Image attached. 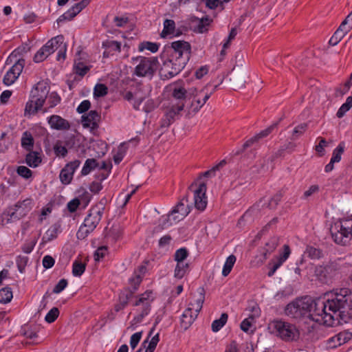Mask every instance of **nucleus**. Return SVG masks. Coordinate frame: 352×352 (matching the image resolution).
I'll return each mask as SVG.
<instances>
[{"label":"nucleus","mask_w":352,"mask_h":352,"mask_svg":"<svg viewBox=\"0 0 352 352\" xmlns=\"http://www.w3.org/2000/svg\"><path fill=\"white\" fill-rule=\"evenodd\" d=\"M191 46L188 42L177 41L166 47L163 54L168 58L164 61L160 75L162 79H170L177 76L185 67L190 59Z\"/></svg>","instance_id":"obj_1"},{"label":"nucleus","mask_w":352,"mask_h":352,"mask_svg":"<svg viewBox=\"0 0 352 352\" xmlns=\"http://www.w3.org/2000/svg\"><path fill=\"white\" fill-rule=\"evenodd\" d=\"M328 311L336 320L348 322L352 319V292L348 288L336 289L327 295Z\"/></svg>","instance_id":"obj_2"},{"label":"nucleus","mask_w":352,"mask_h":352,"mask_svg":"<svg viewBox=\"0 0 352 352\" xmlns=\"http://www.w3.org/2000/svg\"><path fill=\"white\" fill-rule=\"evenodd\" d=\"M314 299L310 296H303L292 301L285 308V314L298 320H309L311 316V312L313 308Z\"/></svg>","instance_id":"obj_3"},{"label":"nucleus","mask_w":352,"mask_h":352,"mask_svg":"<svg viewBox=\"0 0 352 352\" xmlns=\"http://www.w3.org/2000/svg\"><path fill=\"white\" fill-rule=\"evenodd\" d=\"M104 208V203L102 200L91 208L83 224L80 226L76 233L78 239L82 240L85 239L95 230L102 219Z\"/></svg>","instance_id":"obj_4"},{"label":"nucleus","mask_w":352,"mask_h":352,"mask_svg":"<svg viewBox=\"0 0 352 352\" xmlns=\"http://www.w3.org/2000/svg\"><path fill=\"white\" fill-rule=\"evenodd\" d=\"M50 88L45 82H38L31 90L25 107V116L34 115L41 110L47 98Z\"/></svg>","instance_id":"obj_5"},{"label":"nucleus","mask_w":352,"mask_h":352,"mask_svg":"<svg viewBox=\"0 0 352 352\" xmlns=\"http://www.w3.org/2000/svg\"><path fill=\"white\" fill-rule=\"evenodd\" d=\"M313 308L309 316V320L314 321L319 324H324L327 326L334 324V316L328 311L327 301L326 300H314Z\"/></svg>","instance_id":"obj_6"},{"label":"nucleus","mask_w":352,"mask_h":352,"mask_svg":"<svg viewBox=\"0 0 352 352\" xmlns=\"http://www.w3.org/2000/svg\"><path fill=\"white\" fill-rule=\"evenodd\" d=\"M270 328L272 329V333L285 342L296 340L299 338L300 333L296 326L283 320H274L270 323Z\"/></svg>","instance_id":"obj_7"},{"label":"nucleus","mask_w":352,"mask_h":352,"mask_svg":"<svg viewBox=\"0 0 352 352\" xmlns=\"http://www.w3.org/2000/svg\"><path fill=\"white\" fill-rule=\"evenodd\" d=\"M132 60L139 63L134 71V74L138 77L151 78L158 69L159 61L157 57L137 56Z\"/></svg>","instance_id":"obj_8"},{"label":"nucleus","mask_w":352,"mask_h":352,"mask_svg":"<svg viewBox=\"0 0 352 352\" xmlns=\"http://www.w3.org/2000/svg\"><path fill=\"white\" fill-rule=\"evenodd\" d=\"M333 241L340 245H346L352 239V220L336 222L330 229Z\"/></svg>","instance_id":"obj_9"},{"label":"nucleus","mask_w":352,"mask_h":352,"mask_svg":"<svg viewBox=\"0 0 352 352\" xmlns=\"http://www.w3.org/2000/svg\"><path fill=\"white\" fill-rule=\"evenodd\" d=\"M340 270L341 266L339 262L334 261L324 265L317 266L315 274L322 283H329L340 273Z\"/></svg>","instance_id":"obj_10"},{"label":"nucleus","mask_w":352,"mask_h":352,"mask_svg":"<svg viewBox=\"0 0 352 352\" xmlns=\"http://www.w3.org/2000/svg\"><path fill=\"white\" fill-rule=\"evenodd\" d=\"M188 189L194 193L195 206L199 210H204L207 206V199L206 197V184L201 182L199 184L193 182Z\"/></svg>","instance_id":"obj_11"},{"label":"nucleus","mask_w":352,"mask_h":352,"mask_svg":"<svg viewBox=\"0 0 352 352\" xmlns=\"http://www.w3.org/2000/svg\"><path fill=\"white\" fill-rule=\"evenodd\" d=\"M151 292H146L139 296V298L133 303V306H142V309L140 314L135 316L132 320L133 324H138L142 321L143 318L148 314L151 310V302L152 300L149 299Z\"/></svg>","instance_id":"obj_12"},{"label":"nucleus","mask_w":352,"mask_h":352,"mask_svg":"<svg viewBox=\"0 0 352 352\" xmlns=\"http://www.w3.org/2000/svg\"><path fill=\"white\" fill-rule=\"evenodd\" d=\"M25 65V60L19 58L5 74L3 82L7 85H11L18 78Z\"/></svg>","instance_id":"obj_13"},{"label":"nucleus","mask_w":352,"mask_h":352,"mask_svg":"<svg viewBox=\"0 0 352 352\" xmlns=\"http://www.w3.org/2000/svg\"><path fill=\"white\" fill-rule=\"evenodd\" d=\"M183 109L182 104H179L178 107L170 104L164 117L161 120L160 126L162 128L168 127L176 119L179 118V113Z\"/></svg>","instance_id":"obj_14"},{"label":"nucleus","mask_w":352,"mask_h":352,"mask_svg":"<svg viewBox=\"0 0 352 352\" xmlns=\"http://www.w3.org/2000/svg\"><path fill=\"white\" fill-rule=\"evenodd\" d=\"M100 113L96 110H91L81 117V123L85 128H89L91 131L97 129L100 121Z\"/></svg>","instance_id":"obj_15"},{"label":"nucleus","mask_w":352,"mask_h":352,"mask_svg":"<svg viewBox=\"0 0 352 352\" xmlns=\"http://www.w3.org/2000/svg\"><path fill=\"white\" fill-rule=\"evenodd\" d=\"M190 98V94H188L186 89L181 87H175L171 93L170 104L178 107L179 104H182L184 109L187 100Z\"/></svg>","instance_id":"obj_16"},{"label":"nucleus","mask_w":352,"mask_h":352,"mask_svg":"<svg viewBox=\"0 0 352 352\" xmlns=\"http://www.w3.org/2000/svg\"><path fill=\"white\" fill-rule=\"evenodd\" d=\"M199 313L191 307H188L183 313L181 318V327L187 330L197 318Z\"/></svg>","instance_id":"obj_17"},{"label":"nucleus","mask_w":352,"mask_h":352,"mask_svg":"<svg viewBox=\"0 0 352 352\" xmlns=\"http://www.w3.org/2000/svg\"><path fill=\"white\" fill-rule=\"evenodd\" d=\"M351 338L352 333L348 331L340 332L329 339V346L331 348H336L337 346H340L350 340Z\"/></svg>","instance_id":"obj_18"},{"label":"nucleus","mask_w":352,"mask_h":352,"mask_svg":"<svg viewBox=\"0 0 352 352\" xmlns=\"http://www.w3.org/2000/svg\"><path fill=\"white\" fill-rule=\"evenodd\" d=\"M48 123L51 128L56 130H67L70 128L69 122L57 115L50 116L48 120Z\"/></svg>","instance_id":"obj_19"},{"label":"nucleus","mask_w":352,"mask_h":352,"mask_svg":"<svg viewBox=\"0 0 352 352\" xmlns=\"http://www.w3.org/2000/svg\"><path fill=\"white\" fill-rule=\"evenodd\" d=\"M283 252L277 257V261L274 263L272 267L267 273L268 276H272L277 269L287 260L290 254V248L289 245H285L283 246Z\"/></svg>","instance_id":"obj_20"},{"label":"nucleus","mask_w":352,"mask_h":352,"mask_svg":"<svg viewBox=\"0 0 352 352\" xmlns=\"http://www.w3.org/2000/svg\"><path fill=\"white\" fill-rule=\"evenodd\" d=\"M189 212V207L185 206L184 203L179 202L172 210L171 215L178 213L179 215L174 217L173 219L175 221H179L182 220L184 217H186Z\"/></svg>","instance_id":"obj_21"},{"label":"nucleus","mask_w":352,"mask_h":352,"mask_svg":"<svg viewBox=\"0 0 352 352\" xmlns=\"http://www.w3.org/2000/svg\"><path fill=\"white\" fill-rule=\"evenodd\" d=\"M64 41V36L63 35H58L50 40H49L45 45L43 46V50H45V54L47 56L54 52L53 43L63 44Z\"/></svg>","instance_id":"obj_22"},{"label":"nucleus","mask_w":352,"mask_h":352,"mask_svg":"<svg viewBox=\"0 0 352 352\" xmlns=\"http://www.w3.org/2000/svg\"><path fill=\"white\" fill-rule=\"evenodd\" d=\"M198 296L196 299V302L195 304L190 303L189 306L192 307L196 312L199 313L201 310L203 304L205 300V289L203 287H200L197 289Z\"/></svg>","instance_id":"obj_23"},{"label":"nucleus","mask_w":352,"mask_h":352,"mask_svg":"<svg viewBox=\"0 0 352 352\" xmlns=\"http://www.w3.org/2000/svg\"><path fill=\"white\" fill-rule=\"evenodd\" d=\"M60 226L54 224L50 227L42 238L43 243H47L56 239L58 236Z\"/></svg>","instance_id":"obj_24"},{"label":"nucleus","mask_w":352,"mask_h":352,"mask_svg":"<svg viewBox=\"0 0 352 352\" xmlns=\"http://www.w3.org/2000/svg\"><path fill=\"white\" fill-rule=\"evenodd\" d=\"M34 146V138L29 131H25L21 138V146L26 151H31Z\"/></svg>","instance_id":"obj_25"},{"label":"nucleus","mask_w":352,"mask_h":352,"mask_svg":"<svg viewBox=\"0 0 352 352\" xmlns=\"http://www.w3.org/2000/svg\"><path fill=\"white\" fill-rule=\"evenodd\" d=\"M278 243V239L277 237L274 236L269 239L265 243V252H263V259L267 258L268 254H270L275 250Z\"/></svg>","instance_id":"obj_26"},{"label":"nucleus","mask_w":352,"mask_h":352,"mask_svg":"<svg viewBox=\"0 0 352 352\" xmlns=\"http://www.w3.org/2000/svg\"><path fill=\"white\" fill-rule=\"evenodd\" d=\"M25 162L29 166L35 168L41 162V159L37 152L30 151L25 157Z\"/></svg>","instance_id":"obj_27"},{"label":"nucleus","mask_w":352,"mask_h":352,"mask_svg":"<svg viewBox=\"0 0 352 352\" xmlns=\"http://www.w3.org/2000/svg\"><path fill=\"white\" fill-rule=\"evenodd\" d=\"M99 166V163L94 158L87 159L81 170L82 175H87L91 170Z\"/></svg>","instance_id":"obj_28"},{"label":"nucleus","mask_w":352,"mask_h":352,"mask_svg":"<svg viewBox=\"0 0 352 352\" xmlns=\"http://www.w3.org/2000/svg\"><path fill=\"white\" fill-rule=\"evenodd\" d=\"M188 263H184V262H177L174 276L179 279L182 278L188 272Z\"/></svg>","instance_id":"obj_29"},{"label":"nucleus","mask_w":352,"mask_h":352,"mask_svg":"<svg viewBox=\"0 0 352 352\" xmlns=\"http://www.w3.org/2000/svg\"><path fill=\"white\" fill-rule=\"evenodd\" d=\"M305 254L311 259H319L324 256L322 250L313 246H307L305 251Z\"/></svg>","instance_id":"obj_30"},{"label":"nucleus","mask_w":352,"mask_h":352,"mask_svg":"<svg viewBox=\"0 0 352 352\" xmlns=\"http://www.w3.org/2000/svg\"><path fill=\"white\" fill-rule=\"evenodd\" d=\"M208 85H206L204 88L199 91V94L194 96L192 100L190 102V108L192 109V111L194 113H197L203 106L204 103L200 98H197L198 96H200L202 93L205 92V90L207 89Z\"/></svg>","instance_id":"obj_31"},{"label":"nucleus","mask_w":352,"mask_h":352,"mask_svg":"<svg viewBox=\"0 0 352 352\" xmlns=\"http://www.w3.org/2000/svg\"><path fill=\"white\" fill-rule=\"evenodd\" d=\"M228 318V315L226 313H223L219 319L215 320L212 322L211 328L212 331H219L226 323Z\"/></svg>","instance_id":"obj_32"},{"label":"nucleus","mask_w":352,"mask_h":352,"mask_svg":"<svg viewBox=\"0 0 352 352\" xmlns=\"http://www.w3.org/2000/svg\"><path fill=\"white\" fill-rule=\"evenodd\" d=\"M175 29V23L172 19H166L164 22V29L161 33V36L164 38L168 34L174 33Z\"/></svg>","instance_id":"obj_33"},{"label":"nucleus","mask_w":352,"mask_h":352,"mask_svg":"<svg viewBox=\"0 0 352 352\" xmlns=\"http://www.w3.org/2000/svg\"><path fill=\"white\" fill-rule=\"evenodd\" d=\"M236 256L233 254L230 255L223 265L222 270V275L223 276H227L231 272L235 262H236Z\"/></svg>","instance_id":"obj_34"},{"label":"nucleus","mask_w":352,"mask_h":352,"mask_svg":"<svg viewBox=\"0 0 352 352\" xmlns=\"http://www.w3.org/2000/svg\"><path fill=\"white\" fill-rule=\"evenodd\" d=\"M159 341L160 335L157 333L152 337L147 346H146V344L147 343L148 340H144L142 346L146 348L145 352H154Z\"/></svg>","instance_id":"obj_35"},{"label":"nucleus","mask_w":352,"mask_h":352,"mask_svg":"<svg viewBox=\"0 0 352 352\" xmlns=\"http://www.w3.org/2000/svg\"><path fill=\"white\" fill-rule=\"evenodd\" d=\"M12 292L11 288L6 287L0 289V302L6 304L10 302L12 298Z\"/></svg>","instance_id":"obj_36"},{"label":"nucleus","mask_w":352,"mask_h":352,"mask_svg":"<svg viewBox=\"0 0 352 352\" xmlns=\"http://www.w3.org/2000/svg\"><path fill=\"white\" fill-rule=\"evenodd\" d=\"M102 47L110 52H120L121 43L116 41L107 40L102 42Z\"/></svg>","instance_id":"obj_37"},{"label":"nucleus","mask_w":352,"mask_h":352,"mask_svg":"<svg viewBox=\"0 0 352 352\" xmlns=\"http://www.w3.org/2000/svg\"><path fill=\"white\" fill-rule=\"evenodd\" d=\"M352 107V96H349L346 98V102L342 104L338 111H337L336 116L338 118H342L344 114Z\"/></svg>","instance_id":"obj_38"},{"label":"nucleus","mask_w":352,"mask_h":352,"mask_svg":"<svg viewBox=\"0 0 352 352\" xmlns=\"http://www.w3.org/2000/svg\"><path fill=\"white\" fill-rule=\"evenodd\" d=\"M308 128V124L307 123H301L296 126L292 135L291 139L293 140H297L299 137L302 135L305 131H307Z\"/></svg>","instance_id":"obj_39"},{"label":"nucleus","mask_w":352,"mask_h":352,"mask_svg":"<svg viewBox=\"0 0 352 352\" xmlns=\"http://www.w3.org/2000/svg\"><path fill=\"white\" fill-rule=\"evenodd\" d=\"M32 199H24L22 201H18L14 207L16 208V210H22V212H23V214L26 212L30 211L32 209Z\"/></svg>","instance_id":"obj_40"},{"label":"nucleus","mask_w":352,"mask_h":352,"mask_svg":"<svg viewBox=\"0 0 352 352\" xmlns=\"http://www.w3.org/2000/svg\"><path fill=\"white\" fill-rule=\"evenodd\" d=\"M344 144L343 142H341L338 144V146L334 149V151L333 152V155L331 158L332 163L339 162L340 161L341 156H342V153H344Z\"/></svg>","instance_id":"obj_41"},{"label":"nucleus","mask_w":352,"mask_h":352,"mask_svg":"<svg viewBox=\"0 0 352 352\" xmlns=\"http://www.w3.org/2000/svg\"><path fill=\"white\" fill-rule=\"evenodd\" d=\"M145 49L149 50L150 52H151L153 53H155V52H157V50L159 49V45L157 44L156 43H152V42H149V41H144V42L140 43V45L138 46L139 51L142 52Z\"/></svg>","instance_id":"obj_42"},{"label":"nucleus","mask_w":352,"mask_h":352,"mask_svg":"<svg viewBox=\"0 0 352 352\" xmlns=\"http://www.w3.org/2000/svg\"><path fill=\"white\" fill-rule=\"evenodd\" d=\"M86 265L80 261H75L72 266V274L74 276H80L85 272Z\"/></svg>","instance_id":"obj_43"},{"label":"nucleus","mask_w":352,"mask_h":352,"mask_svg":"<svg viewBox=\"0 0 352 352\" xmlns=\"http://www.w3.org/2000/svg\"><path fill=\"white\" fill-rule=\"evenodd\" d=\"M283 196V192L280 191L276 193L268 201L267 207L270 210L275 209L278 206V203L280 201Z\"/></svg>","instance_id":"obj_44"},{"label":"nucleus","mask_w":352,"mask_h":352,"mask_svg":"<svg viewBox=\"0 0 352 352\" xmlns=\"http://www.w3.org/2000/svg\"><path fill=\"white\" fill-rule=\"evenodd\" d=\"M74 69L76 74L83 77L89 71L90 67L85 65L82 62H78L75 63Z\"/></svg>","instance_id":"obj_45"},{"label":"nucleus","mask_w":352,"mask_h":352,"mask_svg":"<svg viewBox=\"0 0 352 352\" xmlns=\"http://www.w3.org/2000/svg\"><path fill=\"white\" fill-rule=\"evenodd\" d=\"M108 93V88L104 84H97L94 90V95L96 98L103 97L106 96Z\"/></svg>","instance_id":"obj_46"},{"label":"nucleus","mask_w":352,"mask_h":352,"mask_svg":"<svg viewBox=\"0 0 352 352\" xmlns=\"http://www.w3.org/2000/svg\"><path fill=\"white\" fill-rule=\"evenodd\" d=\"M281 120V118L276 122L272 124V125H270L269 127H267V129L261 131L259 133L256 134L255 136L257 139V140L258 141L260 139L263 138H265V137H267V135H269L272 132V131L277 127L279 122Z\"/></svg>","instance_id":"obj_47"},{"label":"nucleus","mask_w":352,"mask_h":352,"mask_svg":"<svg viewBox=\"0 0 352 352\" xmlns=\"http://www.w3.org/2000/svg\"><path fill=\"white\" fill-rule=\"evenodd\" d=\"M188 251L186 248H182L176 250L174 258L177 262H184V261L188 257Z\"/></svg>","instance_id":"obj_48"},{"label":"nucleus","mask_w":352,"mask_h":352,"mask_svg":"<svg viewBox=\"0 0 352 352\" xmlns=\"http://www.w3.org/2000/svg\"><path fill=\"white\" fill-rule=\"evenodd\" d=\"M80 161L78 160H75L72 162H70L67 163L65 167L63 168L64 170H67L66 171L71 174V175L73 177L74 173L75 170L79 167L80 164Z\"/></svg>","instance_id":"obj_49"},{"label":"nucleus","mask_w":352,"mask_h":352,"mask_svg":"<svg viewBox=\"0 0 352 352\" xmlns=\"http://www.w3.org/2000/svg\"><path fill=\"white\" fill-rule=\"evenodd\" d=\"M36 243L37 239L36 238L26 241L21 247L23 252L26 254H30L33 250Z\"/></svg>","instance_id":"obj_50"},{"label":"nucleus","mask_w":352,"mask_h":352,"mask_svg":"<svg viewBox=\"0 0 352 352\" xmlns=\"http://www.w3.org/2000/svg\"><path fill=\"white\" fill-rule=\"evenodd\" d=\"M59 310L57 307H53L45 316V320L48 323L54 322L58 317Z\"/></svg>","instance_id":"obj_51"},{"label":"nucleus","mask_w":352,"mask_h":352,"mask_svg":"<svg viewBox=\"0 0 352 352\" xmlns=\"http://www.w3.org/2000/svg\"><path fill=\"white\" fill-rule=\"evenodd\" d=\"M28 260H29L28 257L25 256L19 255L17 256L16 263L18 270L21 273H23L24 272L25 268L28 262Z\"/></svg>","instance_id":"obj_52"},{"label":"nucleus","mask_w":352,"mask_h":352,"mask_svg":"<svg viewBox=\"0 0 352 352\" xmlns=\"http://www.w3.org/2000/svg\"><path fill=\"white\" fill-rule=\"evenodd\" d=\"M320 190V187L318 185L314 184L311 185L308 190H305L301 197L302 199L307 200L309 197L312 195L318 193Z\"/></svg>","instance_id":"obj_53"},{"label":"nucleus","mask_w":352,"mask_h":352,"mask_svg":"<svg viewBox=\"0 0 352 352\" xmlns=\"http://www.w3.org/2000/svg\"><path fill=\"white\" fill-rule=\"evenodd\" d=\"M60 97L56 92H52L50 94L47 102L50 104L49 108H53L60 102Z\"/></svg>","instance_id":"obj_54"},{"label":"nucleus","mask_w":352,"mask_h":352,"mask_svg":"<svg viewBox=\"0 0 352 352\" xmlns=\"http://www.w3.org/2000/svg\"><path fill=\"white\" fill-rule=\"evenodd\" d=\"M16 172L19 175H20L21 177H22L25 179H29L32 175V170L30 168H28V167L24 166H19L16 169Z\"/></svg>","instance_id":"obj_55"},{"label":"nucleus","mask_w":352,"mask_h":352,"mask_svg":"<svg viewBox=\"0 0 352 352\" xmlns=\"http://www.w3.org/2000/svg\"><path fill=\"white\" fill-rule=\"evenodd\" d=\"M53 45H54V51L56 50L57 49L60 48V51L58 54V56H57V60H60V58H63V59H65V56H66V50H67V45L65 43H64V42L63 43V44H56V43H53Z\"/></svg>","instance_id":"obj_56"},{"label":"nucleus","mask_w":352,"mask_h":352,"mask_svg":"<svg viewBox=\"0 0 352 352\" xmlns=\"http://www.w3.org/2000/svg\"><path fill=\"white\" fill-rule=\"evenodd\" d=\"M67 170H64L63 168L60 170V179L62 184L67 185L71 183L73 177L66 171Z\"/></svg>","instance_id":"obj_57"},{"label":"nucleus","mask_w":352,"mask_h":352,"mask_svg":"<svg viewBox=\"0 0 352 352\" xmlns=\"http://www.w3.org/2000/svg\"><path fill=\"white\" fill-rule=\"evenodd\" d=\"M210 24V19L208 17H204L199 20L197 25V31L199 33H203L207 30V26Z\"/></svg>","instance_id":"obj_58"},{"label":"nucleus","mask_w":352,"mask_h":352,"mask_svg":"<svg viewBox=\"0 0 352 352\" xmlns=\"http://www.w3.org/2000/svg\"><path fill=\"white\" fill-rule=\"evenodd\" d=\"M142 278L140 274H136L129 279L130 285L133 287V293L138 289V286L142 282Z\"/></svg>","instance_id":"obj_59"},{"label":"nucleus","mask_w":352,"mask_h":352,"mask_svg":"<svg viewBox=\"0 0 352 352\" xmlns=\"http://www.w3.org/2000/svg\"><path fill=\"white\" fill-rule=\"evenodd\" d=\"M68 282L66 279L62 278L58 283L54 286L53 289V293L59 294L62 291H63L65 287L67 286Z\"/></svg>","instance_id":"obj_60"},{"label":"nucleus","mask_w":352,"mask_h":352,"mask_svg":"<svg viewBox=\"0 0 352 352\" xmlns=\"http://www.w3.org/2000/svg\"><path fill=\"white\" fill-rule=\"evenodd\" d=\"M142 336V331L135 333L131 336L130 339V346L132 349H134L137 346L141 340Z\"/></svg>","instance_id":"obj_61"},{"label":"nucleus","mask_w":352,"mask_h":352,"mask_svg":"<svg viewBox=\"0 0 352 352\" xmlns=\"http://www.w3.org/2000/svg\"><path fill=\"white\" fill-rule=\"evenodd\" d=\"M344 36L343 33L340 32V31L336 30L330 38L329 43L333 46L336 45Z\"/></svg>","instance_id":"obj_62"},{"label":"nucleus","mask_w":352,"mask_h":352,"mask_svg":"<svg viewBox=\"0 0 352 352\" xmlns=\"http://www.w3.org/2000/svg\"><path fill=\"white\" fill-rule=\"evenodd\" d=\"M54 153L57 156L65 157L68 153L65 146H62L57 142L54 146Z\"/></svg>","instance_id":"obj_63"},{"label":"nucleus","mask_w":352,"mask_h":352,"mask_svg":"<svg viewBox=\"0 0 352 352\" xmlns=\"http://www.w3.org/2000/svg\"><path fill=\"white\" fill-rule=\"evenodd\" d=\"M107 252V246H101L99 247L94 253V258L96 261H98L101 258H104Z\"/></svg>","instance_id":"obj_64"}]
</instances>
